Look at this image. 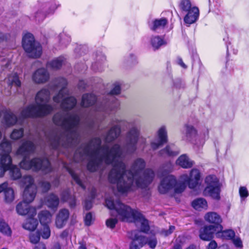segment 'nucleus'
<instances>
[{
  "instance_id": "39448f33",
  "label": "nucleus",
  "mask_w": 249,
  "mask_h": 249,
  "mask_svg": "<svg viewBox=\"0 0 249 249\" xmlns=\"http://www.w3.org/2000/svg\"><path fill=\"white\" fill-rule=\"evenodd\" d=\"M35 146L30 141H24L17 151V154L23 157V160L20 163L21 168L25 170L32 169L35 171L41 170L47 174L52 171V168L48 160L46 158L40 159L36 158L31 160L27 158L33 153Z\"/></svg>"
},
{
  "instance_id": "e433bc0d",
  "label": "nucleus",
  "mask_w": 249,
  "mask_h": 249,
  "mask_svg": "<svg viewBox=\"0 0 249 249\" xmlns=\"http://www.w3.org/2000/svg\"><path fill=\"white\" fill-rule=\"evenodd\" d=\"M0 231L2 233L10 235L11 234V230L8 225L3 219L0 218Z\"/></svg>"
},
{
  "instance_id": "f8f14e48",
  "label": "nucleus",
  "mask_w": 249,
  "mask_h": 249,
  "mask_svg": "<svg viewBox=\"0 0 249 249\" xmlns=\"http://www.w3.org/2000/svg\"><path fill=\"white\" fill-rule=\"evenodd\" d=\"M157 137L151 142V147L156 150L168 142L167 128L163 125L159 128L157 132Z\"/></svg>"
},
{
  "instance_id": "4c0bfd02",
  "label": "nucleus",
  "mask_w": 249,
  "mask_h": 249,
  "mask_svg": "<svg viewBox=\"0 0 249 249\" xmlns=\"http://www.w3.org/2000/svg\"><path fill=\"white\" fill-rule=\"evenodd\" d=\"M151 44L155 49H158L164 44V42L160 37L156 36L151 38Z\"/></svg>"
},
{
  "instance_id": "3c124183",
  "label": "nucleus",
  "mask_w": 249,
  "mask_h": 249,
  "mask_svg": "<svg viewBox=\"0 0 249 249\" xmlns=\"http://www.w3.org/2000/svg\"><path fill=\"white\" fill-rule=\"evenodd\" d=\"M233 243L237 248H242L243 246L242 242L239 237L233 238L232 239Z\"/></svg>"
},
{
  "instance_id": "5701e85b",
  "label": "nucleus",
  "mask_w": 249,
  "mask_h": 249,
  "mask_svg": "<svg viewBox=\"0 0 249 249\" xmlns=\"http://www.w3.org/2000/svg\"><path fill=\"white\" fill-rule=\"evenodd\" d=\"M96 100L95 96L92 94H85L82 96L81 105L83 107H88L92 105Z\"/></svg>"
},
{
  "instance_id": "4be33fe9",
  "label": "nucleus",
  "mask_w": 249,
  "mask_h": 249,
  "mask_svg": "<svg viewBox=\"0 0 249 249\" xmlns=\"http://www.w3.org/2000/svg\"><path fill=\"white\" fill-rule=\"evenodd\" d=\"M203 195L210 196L214 199H219L220 198V188L219 186L206 187L203 191Z\"/></svg>"
},
{
  "instance_id": "9b49d317",
  "label": "nucleus",
  "mask_w": 249,
  "mask_h": 249,
  "mask_svg": "<svg viewBox=\"0 0 249 249\" xmlns=\"http://www.w3.org/2000/svg\"><path fill=\"white\" fill-rule=\"evenodd\" d=\"M222 229V225L204 226L199 230V237L203 240L210 241L213 238L214 234L217 236V232Z\"/></svg>"
},
{
  "instance_id": "c03bdc74",
  "label": "nucleus",
  "mask_w": 249,
  "mask_h": 249,
  "mask_svg": "<svg viewBox=\"0 0 249 249\" xmlns=\"http://www.w3.org/2000/svg\"><path fill=\"white\" fill-rule=\"evenodd\" d=\"M40 240V234L38 232L31 233L30 235V242L33 244H36Z\"/></svg>"
},
{
  "instance_id": "c756f323",
  "label": "nucleus",
  "mask_w": 249,
  "mask_h": 249,
  "mask_svg": "<svg viewBox=\"0 0 249 249\" xmlns=\"http://www.w3.org/2000/svg\"><path fill=\"white\" fill-rule=\"evenodd\" d=\"M64 167L66 168V170L69 172L75 182L83 190H85L86 189V186L84 184L82 179L79 177V176L75 174L73 171L69 167H67L66 165H64Z\"/></svg>"
},
{
  "instance_id": "79ce46f5",
  "label": "nucleus",
  "mask_w": 249,
  "mask_h": 249,
  "mask_svg": "<svg viewBox=\"0 0 249 249\" xmlns=\"http://www.w3.org/2000/svg\"><path fill=\"white\" fill-rule=\"evenodd\" d=\"M113 107L110 105V103L108 102L105 104L101 105L100 107L97 108L98 111H103L106 113H109L110 110L113 109Z\"/></svg>"
},
{
  "instance_id": "f257e3e1",
  "label": "nucleus",
  "mask_w": 249,
  "mask_h": 249,
  "mask_svg": "<svg viewBox=\"0 0 249 249\" xmlns=\"http://www.w3.org/2000/svg\"><path fill=\"white\" fill-rule=\"evenodd\" d=\"M140 135V127L132 124L126 133L124 149L117 143L110 149L107 145L101 146V139L95 138L76 151L74 160L79 162L88 159L87 168L91 172L95 171L103 164H112L113 168L108 175V179L111 183L117 184L119 192L124 193L138 188H146L153 181L155 173L152 169H147L141 175L145 166L144 160L141 158L136 159L129 170H125L123 162L125 153L132 154L137 150Z\"/></svg>"
},
{
  "instance_id": "49530a36",
  "label": "nucleus",
  "mask_w": 249,
  "mask_h": 249,
  "mask_svg": "<svg viewBox=\"0 0 249 249\" xmlns=\"http://www.w3.org/2000/svg\"><path fill=\"white\" fill-rule=\"evenodd\" d=\"M175 230V227L173 226H170L168 230L163 229L160 231V234L164 236H167L171 234Z\"/></svg>"
},
{
  "instance_id": "aec40b11",
  "label": "nucleus",
  "mask_w": 249,
  "mask_h": 249,
  "mask_svg": "<svg viewBox=\"0 0 249 249\" xmlns=\"http://www.w3.org/2000/svg\"><path fill=\"white\" fill-rule=\"evenodd\" d=\"M59 202L58 197L54 194L48 195L44 199L45 204L52 209H56L58 206Z\"/></svg>"
},
{
  "instance_id": "de8ad7c7",
  "label": "nucleus",
  "mask_w": 249,
  "mask_h": 249,
  "mask_svg": "<svg viewBox=\"0 0 249 249\" xmlns=\"http://www.w3.org/2000/svg\"><path fill=\"white\" fill-rule=\"evenodd\" d=\"M146 244L149 245L150 248L153 249L156 247L157 244V239L155 237H152L149 239L147 238Z\"/></svg>"
},
{
  "instance_id": "603ef678",
  "label": "nucleus",
  "mask_w": 249,
  "mask_h": 249,
  "mask_svg": "<svg viewBox=\"0 0 249 249\" xmlns=\"http://www.w3.org/2000/svg\"><path fill=\"white\" fill-rule=\"evenodd\" d=\"M121 88L120 86L117 84L115 85L113 89L110 91L111 95H118L120 93Z\"/></svg>"
},
{
  "instance_id": "b1692460",
  "label": "nucleus",
  "mask_w": 249,
  "mask_h": 249,
  "mask_svg": "<svg viewBox=\"0 0 249 249\" xmlns=\"http://www.w3.org/2000/svg\"><path fill=\"white\" fill-rule=\"evenodd\" d=\"M30 216L29 218L26 219L22 227L27 230L33 231L36 228L38 221L36 219L33 218L34 216Z\"/></svg>"
},
{
  "instance_id": "473e14b6",
  "label": "nucleus",
  "mask_w": 249,
  "mask_h": 249,
  "mask_svg": "<svg viewBox=\"0 0 249 249\" xmlns=\"http://www.w3.org/2000/svg\"><path fill=\"white\" fill-rule=\"evenodd\" d=\"M184 128L186 136L188 138H191L196 136L197 131L192 125L186 124L184 126Z\"/></svg>"
},
{
  "instance_id": "f704fd0d",
  "label": "nucleus",
  "mask_w": 249,
  "mask_h": 249,
  "mask_svg": "<svg viewBox=\"0 0 249 249\" xmlns=\"http://www.w3.org/2000/svg\"><path fill=\"white\" fill-rule=\"evenodd\" d=\"M205 182L207 186L206 187H213L218 186V179L215 176H209L205 178Z\"/></svg>"
},
{
  "instance_id": "f03ea898",
  "label": "nucleus",
  "mask_w": 249,
  "mask_h": 249,
  "mask_svg": "<svg viewBox=\"0 0 249 249\" xmlns=\"http://www.w3.org/2000/svg\"><path fill=\"white\" fill-rule=\"evenodd\" d=\"M67 85V81L63 78L56 79L53 84L56 89H61L58 94L53 97V100L55 103H61L63 111L54 115L53 121L56 125L60 126L63 131L59 135L54 131L49 136H46L47 142L53 149H57L61 145L65 147L74 146L79 140L78 128L79 116L68 111L75 106L76 100L73 97H68Z\"/></svg>"
},
{
  "instance_id": "8fccbe9b",
  "label": "nucleus",
  "mask_w": 249,
  "mask_h": 249,
  "mask_svg": "<svg viewBox=\"0 0 249 249\" xmlns=\"http://www.w3.org/2000/svg\"><path fill=\"white\" fill-rule=\"evenodd\" d=\"M51 184L47 181H42L41 182V187L43 192H47L50 188Z\"/></svg>"
},
{
  "instance_id": "20e7f679",
  "label": "nucleus",
  "mask_w": 249,
  "mask_h": 249,
  "mask_svg": "<svg viewBox=\"0 0 249 249\" xmlns=\"http://www.w3.org/2000/svg\"><path fill=\"white\" fill-rule=\"evenodd\" d=\"M106 204L109 209L112 211V215L116 216L123 221L135 223L137 226L140 227L142 232H147L149 230L148 220L138 211L132 209L119 200L115 202L111 197L106 199Z\"/></svg>"
},
{
  "instance_id": "dca6fc26",
  "label": "nucleus",
  "mask_w": 249,
  "mask_h": 249,
  "mask_svg": "<svg viewBox=\"0 0 249 249\" xmlns=\"http://www.w3.org/2000/svg\"><path fill=\"white\" fill-rule=\"evenodd\" d=\"M187 14L184 18V21L186 23L191 24L194 23L199 16V10L196 7H193L191 10L187 11Z\"/></svg>"
},
{
  "instance_id": "2eb2a0df",
  "label": "nucleus",
  "mask_w": 249,
  "mask_h": 249,
  "mask_svg": "<svg viewBox=\"0 0 249 249\" xmlns=\"http://www.w3.org/2000/svg\"><path fill=\"white\" fill-rule=\"evenodd\" d=\"M16 211L18 214L21 215L28 214L29 216H34L36 213V208L30 207L29 203L24 201L18 204L16 206Z\"/></svg>"
},
{
  "instance_id": "6e6552de",
  "label": "nucleus",
  "mask_w": 249,
  "mask_h": 249,
  "mask_svg": "<svg viewBox=\"0 0 249 249\" xmlns=\"http://www.w3.org/2000/svg\"><path fill=\"white\" fill-rule=\"evenodd\" d=\"M11 150L10 142L4 139L0 144V177L3 176L5 172L11 167L12 159L9 154Z\"/></svg>"
},
{
  "instance_id": "7ed1b4c3",
  "label": "nucleus",
  "mask_w": 249,
  "mask_h": 249,
  "mask_svg": "<svg viewBox=\"0 0 249 249\" xmlns=\"http://www.w3.org/2000/svg\"><path fill=\"white\" fill-rule=\"evenodd\" d=\"M173 166L170 162L162 168L158 172V177L161 178L158 189L160 193L165 194L172 188L176 193L179 194L184 191L187 185L190 189L196 188L199 184L201 174L199 170L192 169L189 175L183 174L177 182L175 176L168 174L173 170Z\"/></svg>"
},
{
  "instance_id": "cd10ccee",
  "label": "nucleus",
  "mask_w": 249,
  "mask_h": 249,
  "mask_svg": "<svg viewBox=\"0 0 249 249\" xmlns=\"http://www.w3.org/2000/svg\"><path fill=\"white\" fill-rule=\"evenodd\" d=\"M235 236V232L231 230L220 231L217 232V237L223 239L231 240Z\"/></svg>"
},
{
  "instance_id": "4d7b16f0",
  "label": "nucleus",
  "mask_w": 249,
  "mask_h": 249,
  "mask_svg": "<svg viewBox=\"0 0 249 249\" xmlns=\"http://www.w3.org/2000/svg\"><path fill=\"white\" fill-rule=\"evenodd\" d=\"M85 207L87 210H89L92 207V203L90 200H86L85 201Z\"/></svg>"
},
{
  "instance_id": "a19ab883",
  "label": "nucleus",
  "mask_w": 249,
  "mask_h": 249,
  "mask_svg": "<svg viewBox=\"0 0 249 249\" xmlns=\"http://www.w3.org/2000/svg\"><path fill=\"white\" fill-rule=\"evenodd\" d=\"M179 7L182 11L185 12L191 10L192 8L190 0H182L180 3Z\"/></svg>"
},
{
  "instance_id": "09e8293b",
  "label": "nucleus",
  "mask_w": 249,
  "mask_h": 249,
  "mask_svg": "<svg viewBox=\"0 0 249 249\" xmlns=\"http://www.w3.org/2000/svg\"><path fill=\"white\" fill-rule=\"evenodd\" d=\"M239 194L241 197H247L249 196V192L245 187H241L239 188Z\"/></svg>"
},
{
  "instance_id": "2f4dec72",
  "label": "nucleus",
  "mask_w": 249,
  "mask_h": 249,
  "mask_svg": "<svg viewBox=\"0 0 249 249\" xmlns=\"http://www.w3.org/2000/svg\"><path fill=\"white\" fill-rule=\"evenodd\" d=\"M4 199L6 202L10 203L15 198L14 192L12 188L9 187L7 184L6 189L4 191Z\"/></svg>"
},
{
  "instance_id": "423d86ee",
  "label": "nucleus",
  "mask_w": 249,
  "mask_h": 249,
  "mask_svg": "<svg viewBox=\"0 0 249 249\" xmlns=\"http://www.w3.org/2000/svg\"><path fill=\"white\" fill-rule=\"evenodd\" d=\"M50 99V91L42 89L38 91L36 97V104H32L23 109L20 116L23 118L28 117H42L50 113L53 107L47 103Z\"/></svg>"
},
{
  "instance_id": "7c9ffc66",
  "label": "nucleus",
  "mask_w": 249,
  "mask_h": 249,
  "mask_svg": "<svg viewBox=\"0 0 249 249\" xmlns=\"http://www.w3.org/2000/svg\"><path fill=\"white\" fill-rule=\"evenodd\" d=\"M167 23V19L164 18L155 19L153 21L152 25L150 26V28L153 31H156L158 29L164 27Z\"/></svg>"
},
{
  "instance_id": "4468645a",
  "label": "nucleus",
  "mask_w": 249,
  "mask_h": 249,
  "mask_svg": "<svg viewBox=\"0 0 249 249\" xmlns=\"http://www.w3.org/2000/svg\"><path fill=\"white\" fill-rule=\"evenodd\" d=\"M50 78V74L45 68H39L36 70L33 74L32 80L36 84H44L47 82Z\"/></svg>"
},
{
  "instance_id": "5fc2aeb1",
  "label": "nucleus",
  "mask_w": 249,
  "mask_h": 249,
  "mask_svg": "<svg viewBox=\"0 0 249 249\" xmlns=\"http://www.w3.org/2000/svg\"><path fill=\"white\" fill-rule=\"evenodd\" d=\"M70 197L68 191H65L62 193L61 199L63 201H68Z\"/></svg>"
},
{
  "instance_id": "ea45409f",
  "label": "nucleus",
  "mask_w": 249,
  "mask_h": 249,
  "mask_svg": "<svg viewBox=\"0 0 249 249\" xmlns=\"http://www.w3.org/2000/svg\"><path fill=\"white\" fill-rule=\"evenodd\" d=\"M23 135V129H15L11 134V138L13 140L20 139Z\"/></svg>"
},
{
  "instance_id": "37998d69",
  "label": "nucleus",
  "mask_w": 249,
  "mask_h": 249,
  "mask_svg": "<svg viewBox=\"0 0 249 249\" xmlns=\"http://www.w3.org/2000/svg\"><path fill=\"white\" fill-rule=\"evenodd\" d=\"M43 226L41 230L40 234L44 239H48L51 235V231L48 225H42Z\"/></svg>"
},
{
  "instance_id": "58836bf2",
  "label": "nucleus",
  "mask_w": 249,
  "mask_h": 249,
  "mask_svg": "<svg viewBox=\"0 0 249 249\" xmlns=\"http://www.w3.org/2000/svg\"><path fill=\"white\" fill-rule=\"evenodd\" d=\"M10 169V175L13 179H17L21 177V174L20 172L19 169L16 167L13 166L11 164Z\"/></svg>"
},
{
  "instance_id": "c9c22d12",
  "label": "nucleus",
  "mask_w": 249,
  "mask_h": 249,
  "mask_svg": "<svg viewBox=\"0 0 249 249\" xmlns=\"http://www.w3.org/2000/svg\"><path fill=\"white\" fill-rule=\"evenodd\" d=\"M21 183L25 188L30 187L32 186H35L34 184L33 178L29 175L23 176L21 178Z\"/></svg>"
},
{
  "instance_id": "680f3d73",
  "label": "nucleus",
  "mask_w": 249,
  "mask_h": 249,
  "mask_svg": "<svg viewBox=\"0 0 249 249\" xmlns=\"http://www.w3.org/2000/svg\"><path fill=\"white\" fill-rule=\"evenodd\" d=\"M34 249H46V248L44 244L40 243L36 245Z\"/></svg>"
},
{
  "instance_id": "e2e57ef3",
  "label": "nucleus",
  "mask_w": 249,
  "mask_h": 249,
  "mask_svg": "<svg viewBox=\"0 0 249 249\" xmlns=\"http://www.w3.org/2000/svg\"><path fill=\"white\" fill-rule=\"evenodd\" d=\"M177 61H178V64H179L180 66H181L182 67H183L184 68H186L187 67L185 65V64L183 62V61L181 58H178Z\"/></svg>"
},
{
  "instance_id": "72a5a7b5",
  "label": "nucleus",
  "mask_w": 249,
  "mask_h": 249,
  "mask_svg": "<svg viewBox=\"0 0 249 249\" xmlns=\"http://www.w3.org/2000/svg\"><path fill=\"white\" fill-rule=\"evenodd\" d=\"M63 61L62 57L55 58L48 63V67L53 70L58 69L62 66Z\"/></svg>"
},
{
  "instance_id": "393cba45",
  "label": "nucleus",
  "mask_w": 249,
  "mask_h": 249,
  "mask_svg": "<svg viewBox=\"0 0 249 249\" xmlns=\"http://www.w3.org/2000/svg\"><path fill=\"white\" fill-rule=\"evenodd\" d=\"M52 215L48 211H43L38 214V218L42 225H48L51 221Z\"/></svg>"
},
{
  "instance_id": "864d4df0",
  "label": "nucleus",
  "mask_w": 249,
  "mask_h": 249,
  "mask_svg": "<svg viewBox=\"0 0 249 249\" xmlns=\"http://www.w3.org/2000/svg\"><path fill=\"white\" fill-rule=\"evenodd\" d=\"M92 216L91 213H88L85 218V224L87 226H89L91 224Z\"/></svg>"
},
{
  "instance_id": "1a4fd4ad",
  "label": "nucleus",
  "mask_w": 249,
  "mask_h": 249,
  "mask_svg": "<svg viewBox=\"0 0 249 249\" xmlns=\"http://www.w3.org/2000/svg\"><path fill=\"white\" fill-rule=\"evenodd\" d=\"M128 237L131 240L129 249H140L147 243V238L140 231H133L129 232Z\"/></svg>"
},
{
  "instance_id": "0e129e2a",
  "label": "nucleus",
  "mask_w": 249,
  "mask_h": 249,
  "mask_svg": "<svg viewBox=\"0 0 249 249\" xmlns=\"http://www.w3.org/2000/svg\"><path fill=\"white\" fill-rule=\"evenodd\" d=\"M186 249H196L195 246H194L193 245H191L189 247H188Z\"/></svg>"
},
{
  "instance_id": "bf43d9fd",
  "label": "nucleus",
  "mask_w": 249,
  "mask_h": 249,
  "mask_svg": "<svg viewBox=\"0 0 249 249\" xmlns=\"http://www.w3.org/2000/svg\"><path fill=\"white\" fill-rule=\"evenodd\" d=\"M8 38V35L4 34L2 32H0V41H4L7 39Z\"/></svg>"
},
{
  "instance_id": "a18cd8bd",
  "label": "nucleus",
  "mask_w": 249,
  "mask_h": 249,
  "mask_svg": "<svg viewBox=\"0 0 249 249\" xmlns=\"http://www.w3.org/2000/svg\"><path fill=\"white\" fill-rule=\"evenodd\" d=\"M118 220L116 218H109L106 221V225L107 227L113 229L116 224H117Z\"/></svg>"
},
{
  "instance_id": "0eeeda50",
  "label": "nucleus",
  "mask_w": 249,
  "mask_h": 249,
  "mask_svg": "<svg viewBox=\"0 0 249 249\" xmlns=\"http://www.w3.org/2000/svg\"><path fill=\"white\" fill-rule=\"evenodd\" d=\"M22 45L29 57L37 58L40 56L42 53L41 46L38 42L36 41L32 34L27 33L23 36Z\"/></svg>"
},
{
  "instance_id": "a211bd4d",
  "label": "nucleus",
  "mask_w": 249,
  "mask_h": 249,
  "mask_svg": "<svg viewBox=\"0 0 249 249\" xmlns=\"http://www.w3.org/2000/svg\"><path fill=\"white\" fill-rule=\"evenodd\" d=\"M17 122L16 116L10 110H5L4 112L2 123L6 126H11L16 124Z\"/></svg>"
},
{
  "instance_id": "f3484780",
  "label": "nucleus",
  "mask_w": 249,
  "mask_h": 249,
  "mask_svg": "<svg viewBox=\"0 0 249 249\" xmlns=\"http://www.w3.org/2000/svg\"><path fill=\"white\" fill-rule=\"evenodd\" d=\"M176 164L184 169L191 168L195 162L186 154L180 156L176 160Z\"/></svg>"
},
{
  "instance_id": "bb28decb",
  "label": "nucleus",
  "mask_w": 249,
  "mask_h": 249,
  "mask_svg": "<svg viewBox=\"0 0 249 249\" xmlns=\"http://www.w3.org/2000/svg\"><path fill=\"white\" fill-rule=\"evenodd\" d=\"M7 83L9 86H14L17 88L21 86V81L19 79L18 75L14 73L8 76Z\"/></svg>"
},
{
  "instance_id": "a878e982",
  "label": "nucleus",
  "mask_w": 249,
  "mask_h": 249,
  "mask_svg": "<svg viewBox=\"0 0 249 249\" xmlns=\"http://www.w3.org/2000/svg\"><path fill=\"white\" fill-rule=\"evenodd\" d=\"M179 153L178 150H175L174 146L167 145L166 147L159 152L161 156H175Z\"/></svg>"
},
{
  "instance_id": "9d476101",
  "label": "nucleus",
  "mask_w": 249,
  "mask_h": 249,
  "mask_svg": "<svg viewBox=\"0 0 249 249\" xmlns=\"http://www.w3.org/2000/svg\"><path fill=\"white\" fill-rule=\"evenodd\" d=\"M122 121L117 118L112 119L110 123L112 126L105 137L107 143L112 142L118 138L121 133L120 124Z\"/></svg>"
},
{
  "instance_id": "6ab92c4d",
  "label": "nucleus",
  "mask_w": 249,
  "mask_h": 249,
  "mask_svg": "<svg viewBox=\"0 0 249 249\" xmlns=\"http://www.w3.org/2000/svg\"><path fill=\"white\" fill-rule=\"evenodd\" d=\"M36 193V189L35 186L25 188L23 195V201L29 204L32 202L35 198Z\"/></svg>"
},
{
  "instance_id": "412c9836",
  "label": "nucleus",
  "mask_w": 249,
  "mask_h": 249,
  "mask_svg": "<svg viewBox=\"0 0 249 249\" xmlns=\"http://www.w3.org/2000/svg\"><path fill=\"white\" fill-rule=\"evenodd\" d=\"M205 220L210 223H213L214 226L221 225L222 222L221 216L215 212H208L204 216Z\"/></svg>"
},
{
  "instance_id": "774afa93",
  "label": "nucleus",
  "mask_w": 249,
  "mask_h": 249,
  "mask_svg": "<svg viewBox=\"0 0 249 249\" xmlns=\"http://www.w3.org/2000/svg\"><path fill=\"white\" fill-rule=\"evenodd\" d=\"M145 142H146V140H145V139H144L143 140V141H142L143 143H145Z\"/></svg>"
},
{
  "instance_id": "052dcab7",
  "label": "nucleus",
  "mask_w": 249,
  "mask_h": 249,
  "mask_svg": "<svg viewBox=\"0 0 249 249\" xmlns=\"http://www.w3.org/2000/svg\"><path fill=\"white\" fill-rule=\"evenodd\" d=\"M7 184V182H4L0 184V193L2 192H4L5 189H6Z\"/></svg>"
},
{
  "instance_id": "c85d7f7f",
  "label": "nucleus",
  "mask_w": 249,
  "mask_h": 249,
  "mask_svg": "<svg viewBox=\"0 0 249 249\" xmlns=\"http://www.w3.org/2000/svg\"><path fill=\"white\" fill-rule=\"evenodd\" d=\"M193 208L196 210H200L201 209H206L208 207L206 200L202 198H199L194 200L192 203Z\"/></svg>"
},
{
  "instance_id": "6e6d98bb",
  "label": "nucleus",
  "mask_w": 249,
  "mask_h": 249,
  "mask_svg": "<svg viewBox=\"0 0 249 249\" xmlns=\"http://www.w3.org/2000/svg\"><path fill=\"white\" fill-rule=\"evenodd\" d=\"M217 247V243L215 241H212L208 245V249H215Z\"/></svg>"
},
{
  "instance_id": "13d9d810",
  "label": "nucleus",
  "mask_w": 249,
  "mask_h": 249,
  "mask_svg": "<svg viewBox=\"0 0 249 249\" xmlns=\"http://www.w3.org/2000/svg\"><path fill=\"white\" fill-rule=\"evenodd\" d=\"M69 202L71 207H74L76 205L75 197H71L69 199Z\"/></svg>"
},
{
  "instance_id": "69168bd1",
  "label": "nucleus",
  "mask_w": 249,
  "mask_h": 249,
  "mask_svg": "<svg viewBox=\"0 0 249 249\" xmlns=\"http://www.w3.org/2000/svg\"><path fill=\"white\" fill-rule=\"evenodd\" d=\"M78 249H87L86 247L84 245H81Z\"/></svg>"
},
{
  "instance_id": "ddd939ff",
  "label": "nucleus",
  "mask_w": 249,
  "mask_h": 249,
  "mask_svg": "<svg viewBox=\"0 0 249 249\" xmlns=\"http://www.w3.org/2000/svg\"><path fill=\"white\" fill-rule=\"evenodd\" d=\"M70 216L69 211L67 209H60L56 215L55 225L57 228L62 229L67 224Z\"/></svg>"
},
{
  "instance_id": "338daca9",
  "label": "nucleus",
  "mask_w": 249,
  "mask_h": 249,
  "mask_svg": "<svg viewBox=\"0 0 249 249\" xmlns=\"http://www.w3.org/2000/svg\"><path fill=\"white\" fill-rule=\"evenodd\" d=\"M175 249H180L178 245H176L174 246Z\"/></svg>"
}]
</instances>
